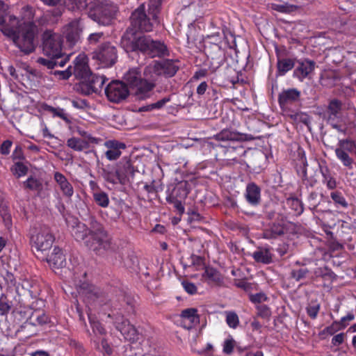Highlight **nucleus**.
<instances>
[{
  "mask_svg": "<svg viewBox=\"0 0 356 356\" xmlns=\"http://www.w3.org/2000/svg\"><path fill=\"white\" fill-rule=\"evenodd\" d=\"M91 341L93 342L96 349L101 350L104 355L110 356L113 354V348L108 343L106 338L103 337L99 342V340L96 338H92Z\"/></svg>",
  "mask_w": 356,
  "mask_h": 356,
  "instance_id": "obj_37",
  "label": "nucleus"
},
{
  "mask_svg": "<svg viewBox=\"0 0 356 356\" xmlns=\"http://www.w3.org/2000/svg\"><path fill=\"white\" fill-rule=\"evenodd\" d=\"M47 262L54 268H63L66 264V259L62 249L54 247L53 252L47 258Z\"/></svg>",
  "mask_w": 356,
  "mask_h": 356,
  "instance_id": "obj_29",
  "label": "nucleus"
},
{
  "mask_svg": "<svg viewBox=\"0 0 356 356\" xmlns=\"http://www.w3.org/2000/svg\"><path fill=\"white\" fill-rule=\"evenodd\" d=\"M124 79L129 85L130 88H134V87L140 83L143 79L141 78L140 73L138 70L131 69L124 74Z\"/></svg>",
  "mask_w": 356,
  "mask_h": 356,
  "instance_id": "obj_39",
  "label": "nucleus"
},
{
  "mask_svg": "<svg viewBox=\"0 0 356 356\" xmlns=\"http://www.w3.org/2000/svg\"><path fill=\"white\" fill-rule=\"evenodd\" d=\"M121 45L128 53L142 54L150 58L170 56V51L164 42L154 40L146 35H138L132 31H127L123 35Z\"/></svg>",
  "mask_w": 356,
  "mask_h": 356,
  "instance_id": "obj_3",
  "label": "nucleus"
},
{
  "mask_svg": "<svg viewBox=\"0 0 356 356\" xmlns=\"http://www.w3.org/2000/svg\"><path fill=\"white\" fill-rule=\"evenodd\" d=\"M273 248L269 245L266 247H259L252 253V258L257 263L264 264H269L273 262V254L272 253Z\"/></svg>",
  "mask_w": 356,
  "mask_h": 356,
  "instance_id": "obj_26",
  "label": "nucleus"
},
{
  "mask_svg": "<svg viewBox=\"0 0 356 356\" xmlns=\"http://www.w3.org/2000/svg\"><path fill=\"white\" fill-rule=\"evenodd\" d=\"M245 135L229 129H224L217 135V138L220 140H230L232 142L245 140Z\"/></svg>",
  "mask_w": 356,
  "mask_h": 356,
  "instance_id": "obj_32",
  "label": "nucleus"
},
{
  "mask_svg": "<svg viewBox=\"0 0 356 356\" xmlns=\"http://www.w3.org/2000/svg\"><path fill=\"white\" fill-rule=\"evenodd\" d=\"M320 170L323 177V184H325L329 190H334L337 187V181L330 169L327 166H325L321 167Z\"/></svg>",
  "mask_w": 356,
  "mask_h": 356,
  "instance_id": "obj_34",
  "label": "nucleus"
},
{
  "mask_svg": "<svg viewBox=\"0 0 356 356\" xmlns=\"http://www.w3.org/2000/svg\"><path fill=\"white\" fill-rule=\"evenodd\" d=\"M67 145L77 152L83 151L88 147L87 141L75 137L69 138L67 140Z\"/></svg>",
  "mask_w": 356,
  "mask_h": 356,
  "instance_id": "obj_40",
  "label": "nucleus"
},
{
  "mask_svg": "<svg viewBox=\"0 0 356 356\" xmlns=\"http://www.w3.org/2000/svg\"><path fill=\"white\" fill-rule=\"evenodd\" d=\"M88 320L92 328V332L95 334V337L97 339V335L105 336L107 333L104 325L96 318V316L88 314Z\"/></svg>",
  "mask_w": 356,
  "mask_h": 356,
  "instance_id": "obj_33",
  "label": "nucleus"
},
{
  "mask_svg": "<svg viewBox=\"0 0 356 356\" xmlns=\"http://www.w3.org/2000/svg\"><path fill=\"white\" fill-rule=\"evenodd\" d=\"M272 8L273 10L277 12L286 14L292 13L298 9V6L288 3H284L282 4H273Z\"/></svg>",
  "mask_w": 356,
  "mask_h": 356,
  "instance_id": "obj_46",
  "label": "nucleus"
},
{
  "mask_svg": "<svg viewBox=\"0 0 356 356\" xmlns=\"http://www.w3.org/2000/svg\"><path fill=\"white\" fill-rule=\"evenodd\" d=\"M168 203L173 204L179 216H181L185 212L184 202L180 200H166Z\"/></svg>",
  "mask_w": 356,
  "mask_h": 356,
  "instance_id": "obj_60",
  "label": "nucleus"
},
{
  "mask_svg": "<svg viewBox=\"0 0 356 356\" xmlns=\"http://www.w3.org/2000/svg\"><path fill=\"white\" fill-rule=\"evenodd\" d=\"M71 103L72 106L77 109L85 110L90 108L89 103L86 99L76 98L72 99Z\"/></svg>",
  "mask_w": 356,
  "mask_h": 356,
  "instance_id": "obj_58",
  "label": "nucleus"
},
{
  "mask_svg": "<svg viewBox=\"0 0 356 356\" xmlns=\"http://www.w3.org/2000/svg\"><path fill=\"white\" fill-rule=\"evenodd\" d=\"M321 277L324 280L332 281L335 277V274L328 268H317L314 270L312 279Z\"/></svg>",
  "mask_w": 356,
  "mask_h": 356,
  "instance_id": "obj_41",
  "label": "nucleus"
},
{
  "mask_svg": "<svg viewBox=\"0 0 356 356\" xmlns=\"http://www.w3.org/2000/svg\"><path fill=\"white\" fill-rule=\"evenodd\" d=\"M0 25L3 34L13 39L22 52L29 54L35 50L37 27L33 22H22L13 15H6Z\"/></svg>",
  "mask_w": 356,
  "mask_h": 356,
  "instance_id": "obj_1",
  "label": "nucleus"
},
{
  "mask_svg": "<svg viewBox=\"0 0 356 356\" xmlns=\"http://www.w3.org/2000/svg\"><path fill=\"white\" fill-rule=\"evenodd\" d=\"M83 31V26L79 19H74L64 27L63 34L66 39L67 44L73 48L81 41Z\"/></svg>",
  "mask_w": 356,
  "mask_h": 356,
  "instance_id": "obj_14",
  "label": "nucleus"
},
{
  "mask_svg": "<svg viewBox=\"0 0 356 356\" xmlns=\"http://www.w3.org/2000/svg\"><path fill=\"white\" fill-rule=\"evenodd\" d=\"M291 118L293 119L296 122L302 123L305 125L309 127L311 123V117L305 113L298 112L291 115Z\"/></svg>",
  "mask_w": 356,
  "mask_h": 356,
  "instance_id": "obj_50",
  "label": "nucleus"
},
{
  "mask_svg": "<svg viewBox=\"0 0 356 356\" xmlns=\"http://www.w3.org/2000/svg\"><path fill=\"white\" fill-rule=\"evenodd\" d=\"M202 280L212 286H222L224 284V277L216 268L207 266L202 275Z\"/></svg>",
  "mask_w": 356,
  "mask_h": 356,
  "instance_id": "obj_20",
  "label": "nucleus"
},
{
  "mask_svg": "<svg viewBox=\"0 0 356 356\" xmlns=\"http://www.w3.org/2000/svg\"><path fill=\"white\" fill-rule=\"evenodd\" d=\"M42 51L44 55L59 58L63 55V38L58 33L46 31L42 35Z\"/></svg>",
  "mask_w": 356,
  "mask_h": 356,
  "instance_id": "obj_6",
  "label": "nucleus"
},
{
  "mask_svg": "<svg viewBox=\"0 0 356 356\" xmlns=\"http://www.w3.org/2000/svg\"><path fill=\"white\" fill-rule=\"evenodd\" d=\"M181 285L185 290L190 295H194L197 293V286L193 282H191L187 280H184L181 282Z\"/></svg>",
  "mask_w": 356,
  "mask_h": 356,
  "instance_id": "obj_61",
  "label": "nucleus"
},
{
  "mask_svg": "<svg viewBox=\"0 0 356 356\" xmlns=\"http://www.w3.org/2000/svg\"><path fill=\"white\" fill-rule=\"evenodd\" d=\"M300 91L296 88H289L282 90L278 95V103L281 108L287 107L300 100Z\"/></svg>",
  "mask_w": 356,
  "mask_h": 356,
  "instance_id": "obj_22",
  "label": "nucleus"
},
{
  "mask_svg": "<svg viewBox=\"0 0 356 356\" xmlns=\"http://www.w3.org/2000/svg\"><path fill=\"white\" fill-rule=\"evenodd\" d=\"M343 325H340L338 321H334L330 326L326 327L321 331V334L333 335L338 331L343 329Z\"/></svg>",
  "mask_w": 356,
  "mask_h": 356,
  "instance_id": "obj_54",
  "label": "nucleus"
},
{
  "mask_svg": "<svg viewBox=\"0 0 356 356\" xmlns=\"http://www.w3.org/2000/svg\"><path fill=\"white\" fill-rule=\"evenodd\" d=\"M54 179L58 185L63 195L71 200L74 193V187L66 177L60 172H55L54 174Z\"/></svg>",
  "mask_w": 356,
  "mask_h": 356,
  "instance_id": "obj_24",
  "label": "nucleus"
},
{
  "mask_svg": "<svg viewBox=\"0 0 356 356\" xmlns=\"http://www.w3.org/2000/svg\"><path fill=\"white\" fill-rule=\"evenodd\" d=\"M335 154L337 159L343 163L344 166L352 168L353 159L349 156V153L345 152L341 149H335Z\"/></svg>",
  "mask_w": 356,
  "mask_h": 356,
  "instance_id": "obj_48",
  "label": "nucleus"
},
{
  "mask_svg": "<svg viewBox=\"0 0 356 356\" xmlns=\"http://www.w3.org/2000/svg\"><path fill=\"white\" fill-rule=\"evenodd\" d=\"M89 227L83 222H76L72 227V234L77 241H83L85 245L96 254L111 248V241L104 225L95 217L90 220Z\"/></svg>",
  "mask_w": 356,
  "mask_h": 356,
  "instance_id": "obj_2",
  "label": "nucleus"
},
{
  "mask_svg": "<svg viewBox=\"0 0 356 356\" xmlns=\"http://www.w3.org/2000/svg\"><path fill=\"white\" fill-rule=\"evenodd\" d=\"M107 99L114 103H119L129 95V90L126 83L115 80L110 82L104 89Z\"/></svg>",
  "mask_w": 356,
  "mask_h": 356,
  "instance_id": "obj_8",
  "label": "nucleus"
},
{
  "mask_svg": "<svg viewBox=\"0 0 356 356\" xmlns=\"http://www.w3.org/2000/svg\"><path fill=\"white\" fill-rule=\"evenodd\" d=\"M268 300L266 295L264 293H257L255 294H251L250 296V300L253 303H258L260 305L261 302H265Z\"/></svg>",
  "mask_w": 356,
  "mask_h": 356,
  "instance_id": "obj_63",
  "label": "nucleus"
},
{
  "mask_svg": "<svg viewBox=\"0 0 356 356\" xmlns=\"http://www.w3.org/2000/svg\"><path fill=\"white\" fill-rule=\"evenodd\" d=\"M190 192L189 184L187 181H181L177 184L172 191L166 196V200L185 201Z\"/></svg>",
  "mask_w": 356,
  "mask_h": 356,
  "instance_id": "obj_25",
  "label": "nucleus"
},
{
  "mask_svg": "<svg viewBox=\"0 0 356 356\" xmlns=\"http://www.w3.org/2000/svg\"><path fill=\"white\" fill-rule=\"evenodd\" d=\"M104 145L108 148L105 155L109 161L118 159L122 154V150L126 148L125 143L116 140H107Z\"/></svg>",
  "mask_w": 356,
  "mask_h": 356,
  "instance_id": "obj_23",
  "label": "nucleus"
},
{
  "mask_svg": "<svg viewBox=\"0 0 356 356\" xmlns=\"http://www.w3.org/2000/svg\"><path fill=\"white\" fill-rule=\"evenodd\" d=\"M245 151L243 149V147L241 145L227 147L226 154L227 156V160L233 161L235 163H238V159L244 155Z\"/></svg>",
  "mask_w": 356,
  "mask_h": 356,
  "instance_id": "obj_35",
  "label": "nucleus"
},
{
  "mask_svg": "<svg viewBox=\"0 0 356 356\" xmlns=\"http://www.w3.org/2000/svg\"><path fill=\"white\" fill-rule=\"evenodd\" d=\"M287 204L293 210L296 215H300L304 211L302 202L297 197L289 198L286 200Z\"/></svg>",
  "mask_w": 356,
  "mask_h": 356,
  "instance_id": "obj_49",
  "label": "nucleus"
},
{
  "mask_svg": "<svg viewBox=\"0 0 356 356\" xmlns=\"http://www.w3.org/2000/svg\"><path fill=\"white\" fill-rule=\"evenodd\" d=\"M12 145L13 143L11 140H4L0 146V153L3 155L9 154Z\"/></svg>",
  "mask_w": 356,
  "mask_h": 356,
  "instance_id": "obj_64",
  "label": "nucleus"
},
{
  "mask_svg": "<svg viewBox=\"0 0 356 356\" xmlns=\"http://www.w3.org/2000/svg\"><path fill=\"white\" fill-rule=\"evenodd\" d=\"M29 234L30 244L38 251L49 250L55 241L50 228L45 225L31 228Z\"/></svg>",
  "mask_w": 356,
  "mask_h": 356,
  "instance_id": "obj_5",
  "label": "nucleus"
},
{
  "mask_svg": "<svg viewBox=\"0 0 356 356\" xmlns=\"http://www.w3.org/2000/svg\"><path fill=\"white\" fill-rule=\"evenodd\" d=\"M118 175L120 179V184H125L133 179L136 170L134 168L130 159H122L117 165Z\"/></svg>",
  "mask_w": 356,
  "mask_h": 356,
  "instance_id": "obj_18",
  "label": "nucleus"
},
{
  "mask_svg": "<svg viewBox=\"0 0 356 356\" xmlns=\"http://www.w3.org/2000/svg\"><path fill=\"white\" fill-rule=\"evenodd\" d=\"M286 232V224L282 221L269 223L262 231V237L265 239H276L282 236Z\"/></svg>",
  "mask_w": 356,
  "mask_h": 356,
  "instance_id": "obj_19",
  "label": "nucleus"
},
{
  "mask_svg": "<svg viewBox=\"0 0 356 356\" xmlns=\"http://www.w3.org/2000/svg\"><path fill=\"white\" fill-rule=\"evenodd\" d=\"M178 63V60L171 59L154 60L152 65V71L158 76L170 78L174 76L179 70Z\"/></svg>",
  "mask_w": 356,
  "mask_h": 356,
  "instance_id": "obj_13",
  "label": "nucleus"
},
{
  "mask_svg": "<svg viewBox=\"0 0 356 356\" xmlns=\"http://www.w3.org/2000/svg\"><path fill=\"white\" fill-rule=\"evenodd\" d=\"M92 199L95 203L102 208H107L110 204L108 195L103 190L92 194Z\"/></svg>",
  "mask_w": 356,
  "mask_h": 356,
  "instance_id": "obj_38",
  "label": "nucleus"
},
{
  "mask_svg": "<svg viewBox=\"0 0 356 356\" xmlns=\"http://www.w3.org/2000/svg\"><path fill=\"white\" fill-rule=\"evenodd\" d=\"M11 158L14 162L25 160L23 149L21 145H16L14 151L13 152Z\"/></svg>",
  "mask_w": 356,
  "mask_h": 356,
  "instance_id": "obj_59",
  "label": "nucleus"
},
{
  "mask_svg": "<svg viewBox=\"0 0 356 356\" xmlns=\"http://www.w3.org/2000/svg\"><path fill=\"white\" fill-rule=\"evenodd\" d=\"M341 102L337 99H334L329 102V104L324 112V118L327 123L331 125L334 129L339 131L341 130Z\"/></svg>",
  "mask_w": 356,
  "mask_h": 356,
  "instance_id": "obj_11",
  "label": "nucleus"
},
{
  "mask_svg": "<svg viewBox=\"0 0 356 356\" xmlns=\"http://www.w3.org/2000/svg\"><path fill=\"white\" fill-rule=\"evenodd\" d=\"M92 58L103 67L113 66L118 59L117 48L109 42L101 44L92 53Z\"/></svg>",
  "mask_w": 356,
  "mask_h": 356,
  "instance_id": "obj_7",
  "label": "nucleus"
},
{
  "mask_svg": "<svg viewBox=\"0 0 356 356\" xmlns=\"http://www.w3.org/2000/svg\"><path fill=\"white\" fill-rule=\"evenodd\" d=\"M307 314L312 318H316L320 310V305L317 302H311L307 307Z\"/></svg>",
  "mask_w": 356,
  "mask_h": 356,
  "instance_id": "obj_56",
  "label": "nucleus"
},
{
  "mask_svg": "<svg viewBox=\"0 0 356 356\" xmlns=\"http://www.w3.org/2000/svg\"><path fill=\"white\" fill-rule=\"evenodd\" d=\"M102 176L107 182L113 184H120V179L117 170L115 172L104 170Z\"/></svg>",
  "mask_w": 356,
  "mask_h": 356,
  "instance_id": "obj_52",
  "label": "nucleus"
},
{
  "mask_svg": "<svg viewBox=\"0 0 356 356\" xmlns=\"http://www.w3.org/2000/svg\"><path fill=\"white\" fill-rule=\"evenodd\" d=\"M294 64V61L291 58L278 59L277 67L279 74L284 75L287 72L293 68Z\"/></svg>",
  "mask_w": 356,
  "mask_h": 356,
  "instance_id": "obj_42",
  "label": "nucleus"
},
{
  "mask_svg": "<svg viewBox=\"0 0 356 356\" xmlns=\"http://www.w3.org/2000/svg\"><path fill=\"white\" fill-rule=\"evenodd\" d=\"M309 273L310 272L305 264H300V262L296 261L290 273V277L299 282L308 277Z\"/></svg>",
  "mask_w": 356,
  "mask_h": 356,
  "instance_id": "obj_31",
  "label": "nucleus"
},
{
  "mask_svg": "<svg viewBox=\"0 0 356 356\" xmlns=\"http://www.w3.org/2000/svg\"><path fill=\"white\" fill-rule=\"evenodd\" d=\"M108 79L104 76L92 74L86 81H81L79 90L82 94L89 95L92 93H99Z\"/></svg>",
  "mask_w": 356,
  "mask_h": 356,
  "instance_id": "obj_12",
  "label": "nucleus"
},
{
  "mask_svg": "<svg viewBox=\"0 0 356 356\" xmlns=\"http://www.w3.org/2000/svg\"><path fill=\"white\" fill-rule=\"evenodd\" d=\"M235 346V341L233 339H228L224 341L223 353L227 355L232 353Z\"/></svg>",
  "mask_w": 356,
  "mask_h": 356,
  "instance_id": "obj_62",
  "label": "nucleus"
},
{
  "mask_svg": "<svg viewBox=\"0 0 356 356\" xmlns=\"http://www.w3.org/2000/svg\"><path fill=\"white\" fill-rule=\"evenodd\" d=\"M246 202L252 207H257L261 203V188L254 181L247 184L243 193Z\"/></svg>",
  "mask_w": 356,
  "mask_h": 356,
  "instance_id": "obj_16",
  "label": "nucleus"
},
{
  "mask_svg": "<svg viewBox=\"0 0 356 356\" xmlns=\"http://www.w3.org/2000/svg\"><path fill=\"white\" fill-rule=\"evenodd\" d=\"M257 315L262 318L267 319L271 316V310L268 306L264 304L256 306Z\"/></svg>",
  "mask_w": 356,
  "mask_h": 356,
  "instance_id": "obj_55",
  "label": "nucleus"
},
{
  "mask_svg": "<svg viewBox=\"0 0 356 356\" xmlns=\"http://www.w3.org/2000/svg\"><path fill=\"white\" fill-rule=\"evenodd\" d=\"M10 171L12 173L17 177L20 178L22 177L25 176L28 171V166L21 161H15L14 164L10 168Z\"/></svg>",
  "mask_w": 356,
  "mask_h": 356,
  "instance_id": "obj_43",
  "label": "nucleus"
},
{
  "mask_svg": "<svg viewBox=\"0 0 356 356\" xmlns=\"http://www.w3.org/2000/svg\"><path fill=\"white\" fill-rule=\"evenodd\" d=\"M118 10L116 3L110 0H104L91 6L89 8L88 16L99 24L108 26L115 19Z\"/></svg>",
  "mask_w": 356,
  "mask_h": 356,
  "instance_id": "obj_4",
  "label": "nucleus"
},
{
  "mask_svg": "<svg viewBox=\"0 0 356 356\" xmlns=\"http://www.w3.org/2000/svg\"><path fill=\"white\" fill-rule=\"evenodd\" d=\"M115 328L120 332L124 339L129 341L138 340V332L136 328L122 315H117L114 318Z\"/></svg>",
  "mask_w": 356,
  "mask_h": 356,
  "instance_id": "obj_15",
  "label": "nucleus"
},
{
  "mask_svg": "<svg viewBox=\"0 0 356 356\" xmlns=\"http://www.w3.org/2000/svg\"><path fill=\"white\" fill-rule=\"evenodd\" d=\"M23 187L24 189L40 193L43 188V185L40 179L31 175L23 182Z\"/></svg>",
  "mask_w": 356,
  "mask_h": 356,
  "instance_id": "obj_36",
  "label": "nucleus"
},
{
  "mask_svg": "<svg viewBox=\"0 0 356 356\" xmlns=\"http://www.w3.org/2000/svg\"><path fill=\"white\" fill-rule=\"evenodd\" d=\"M155 87V84L142 79L134 89H135V95L139 99H145L150 97L151 92Z\"/></svg>",
  "mask_w": 356,
  "mask_h": 356,
  "instance_id": "obj_27",
  "label": "nucleus"
},
{
  "mask_svg": "<svg viewBox=\"0 0 356 356\" xmlns=\"http://www.w3.org/2000/svg\"><path fill=\"white\" fill-rule=\"evenodd\" d=\"M315 63L310 60H305L299 63L293 72L294 76L299 80L303 81L314 70Z\"/></svg>",
  "mask_w": 356,
  "mask_h": 356,
  "instance_id": "obj_28",
  "label": "nucleus"
},
{
  "mask_svg": "<svg viewBox=\"0 0 356 356\" xmlns=\"http://www.w3.org/2000/svg\"><path fill=\"white\" fill-rule=\"evenodd\" d=\"M33 304V302L31 304L32 307L29 310L30 314L26 317L27 321L33 325H43L50 323V318L43 311L37 309L33 312L31 311L32 309H34L38 305L39 307L44 306V300L42 299H38L36 300V305L34 306Z\"/></svg>",
  "mask_w": 356,
  "mask_h": 356,
  "instance_id": "obj_17",
  "label": "nucleus"
},
{
  "mask_svg": "<svg viewBox=\"0 0 356 356\" xmlns=\"http://www.w3.org/2000/svg\"><path fill=\"white\" fill-rule=\"evenodd\" d=\"M180 317L183 321H187V325L184 327L188 330L192 328L199 321L197 309L195 308H187L181 311Z\"/></svg>",
  "mask_w": 356,
  "mask_h": 356,
  "instance_id": "obj_30",
  "label": "nucleus"
},
{
  "mask_svg": "<svg viewBox=\"0 0 356 356\" xmlns=\"http://www.w3.org/2000/svg\"><path fill=\"white\" fill-rule=\"evenodd\" d=\"M225 321L227 325L232 329H236L239 323V318L237 314L233 311H226L225 312Z\"/></svg>",
  "mask_w": 356,
  "mask_h": 356,
  "instance_id": "obj_45",
  "label": "nucleus"
},
{
  "mask_svg": "<svg viewBox=\"0 0 356 356\" xmlns=\"http://www.w3.org/2000/svg\"><path fill=\"white\" fill-rule=\"evenodd\" d=\"M296 159L300 162V165H302V177L306 178L307 176V167L308 165L307 160L306 157V154L305 149L298 146L296 150Z\"/></svg>",
  "mask_w": 356,
  "mask_h": 356,
  "instance_id": "obj_44",
  "label": "nucleus"
},
{
  "mask_svg": "<svg viewBox=\"0 0 356 356\" xmlns=\"http://www.w3.org/2000/svg\"><path fill=\"white\" fill-rule=\"evenodd\" d=\"M74 279L76 285L79 286L82 293L86 297L92 301L102 305L106 303L104 293L98 287L89 284L86 282H82L79 280L77 273L74 274Z\"/></svg>",
  "mask_w": 356,
  "mask_h": 356,
  "instance_id": "obj_10",
  "label": "nucleus"
},
{
  "mask_svg": "<svg viewBox=\"0 0 356 356\" xmlns=\"http://www.w3.org/2000/svg\"><path fill=\"white\" fill-rule=\"evenodd\" d=\"M130 21L131 26L136 32H149L152 30L153 24L145 13V7L144 4L140 5L132 13Z\"/></svg>",
  "mask_w": 356,
  "mask_h": 356,
  "instance_id": "obj_9",
  "label": "nucleus"
},
{
  "mask_svg": "<svg viewBox=\"0 0 356 356\" xmlns=\"http://www.w3.org/2000/svg\"><path fill=\"white\" fill-rule=\"evenodd\" d=\"M56 58H52V57H49V58H38L37 60V63L41 65L47 67L48 69H54L55 66L57 65Z\"/></svg>",
  "mask_w": 356,
  "mask_h": 356,
  "instance_id": "obj_57",
  "label": "nucleus"
},
{
  "mask_svg": "<svg viewBox=\"0 0 356 356\" xmlns=\"http://www.w3.org/2000/svg\"><path fill=\"white\" fill-rule=\"evenodd\" d=\"M74 63V65L72 67L73 74L76 79H80L81 81H86L92 74L85 57L77 56Z\"/></svg>",
  "mask_w": 356,
  "mask_h": 356,
  "instance_id": "obj_21",
  "label": "nucleus"
},
{
  "mask_svg": "<svg viewBox=\"0 0 356 356\" xmlns=\"http://www.w3.org/2000/svg\"><path fill=\"white\" fill-rule=\"evenodd\" d=\"M330 197L337 207H342L344 209L348 207V204L341 192L338 191H332L330 194Z\"/></svg>",
  "mask_w": 356,
  "mask_h": 356,
  "instance_id": "obj_47",
  "label": "nucleus"
},
{
  "mask_svg": "<svg viewBox=\"0 0 356 356\" xmlns=\"http://www.w3.org/2000/svg\"><path fill=\"white\" fill-rule=\"evenodd\" d=\"M339 147L337 149H341L345 152L351 153L356 149V143L350 140H342L339 141Z\"/></svg>",
  "mask_w": 356,
  "mask_h": 356,
  "instance_id": "obj_53",
  "label": "nucleus"
},
{
  "mask_svg": "<svg viewBox=\"0 0 356 356\" xmlns=\"http://www.w3.org/2000/svg\"><path fill=\"white\" fill-rule=\"evenodd\" d=\"M170 96L165 97L155 103L147 105L146 106L143 107V110L145 111H149L154 109H160L163 108L167 103L170 102Z\"/></svg>",
  "mask_w": 356,
  "mask_h": 356,
  "instance_id": "obj_51",
  "label": "nucleus"
}]
</instances>
